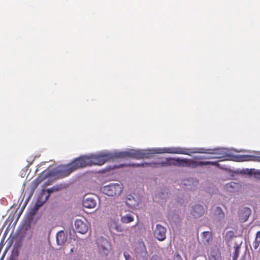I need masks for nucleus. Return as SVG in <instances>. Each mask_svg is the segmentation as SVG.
Here are the masks:
<instances>
[{
	"label": "nucleus",
	"instance_id": "19",
	"mask_svg": "<svg viewBox=\"0 0 260 260\" xmlns=\"http://www.w3.org/2000/svg\"><path fill=\"white\" fill-rule=\"evenodd\" d=\"M134 220L133 217L130 214H126L121 216V221L124 223H128Z\"/></svg>",
	"mask_w": 260,
	"mask_h": 260
},
{
	"label": "nucleus",
	"instance_id": "8",
	"mask_svg": "<svg viewBox=\"0 0 260 260\" xmlns=\"http://www.w3.org/2000/svg\"><path fill=\"white\" fill-rule=\"evenodd\" d=\"M166 229L160 224H157L154 231V236L159 241H161L166 239Z\"/></svg>",
	"mask_w": 260,
	"mask_h": 260
},
{
	"label": "nucleus",
	"instance_id": "6",
	"mask_svg": "<svg viewBox=\"0 0 260 260\" xmlns=\"http://www.w3.org/2000/svg\"><path fill=\"white\" fill-rule=\"evenodd\" d=\"M200 153H209L215 155V156L210 157H198L199 159H206V158H222L225 155V152L223 149L220 148H216L214 149H205L203 148L201 149V151H198Z\"/></svg>",
	"mask_w": 260,
	"mask_h": 260
},
{
	"label": "nucleus",
	"instance_id": "23",
	"mask_svg": "<svg viewBox=\"0 0 260 260\" xmlns=\"http://www.w3.org/2000/svg\"><path fill=\"white\" fill-rule=\"evenodd\" d=\"M140 247L141 248L142 251L147 253L146 248L144 243H141L139 244Z\"/></svg>",
	"mask_w": 260,
	"mask_h": 260
},
{
	"label": "nucleus",
	"instance_id": "7",
	"mask_svg": "<svg viewBox=\"0 0 260 260\" xmlns=\"http://www.w3.org/2000/svg\"><path fill=\"white\" fill-rule=\"evenodd\" d=\"M75 227L76 231L80 234H85L88 229V225L86 221L78 219L75 221Z\"/></svg>",
	"mask_w": 260,
	"mask_h": 260
},
{
	"label": "nucleus",
	"instance_id": "22",
	"mask_svg": "<svg viewBox=\"0 0 260 260\" xmlns=\"http://www.w3.org/2000/svg\"><path fill=\"white\" fill-rule=\"evenodd\" d=\"M216 212L218 214L219 218H223L224 217V213L221 208L217 207L216 208Z\"/></svg>",
	"mask_w": 260,
	"mask_h": 260
},
{
	"label": "nucleus",
	"instance_id": "20",
	"mask_svg": "<svg viewBox=\"0 0 260 260\" xmlns=\"http://www.w3.org/2000/svg\"><path fill=\"white\" fill-rule=\"evenodd\" d=\"M260 244V232H257L254 241L252 243V246L256 249Z\"/></svg>",
	"mask_w": 260,
	"mask_h": 260
},
{
	"label": "nucleus",
	"instance_id": "1",
	"mask_svg": "<svg viewBox=\"0 0 260 260\" xmlns=\"http://www.w3.org/2000/svg\"><path fill=\"white\" fill-rule=\"evenodd\" d=\"M190 149L182 147H170L164 149L147 150L130 149L127 151L115 152L114 153H102L89 156L82 155L79 159L82 168L92 165H102L105 162L116 158H133L137 159L150 158L154 154L168 153L189 155Z\"/></svg>",
	"mask_w": 260,
	"mask_h": 260
},
{
	"label": "nucleus",
	"instance_id": "15",
	"mask_svg": "<svg viewBox=\"0 0 260 260\" xmlns=\"http://www.w3.org/2000/svg\"><path fill=\"white\" fill-rule=\"evenodd\" d=\"M212 240V235L211 232H204L202 233V241L204 244H209Z\"/></svg>",
	"mask_w": 260,
	"mask_h": 260
},
{
	"label": "nucleus",
	"instance_id": "16",
	"mask_svg": "<svg viewBox=\"0 0 260 260\" xmlns=\"http://www.w3.org/2000/svg\"><path fill=\"white\" fill-rule=\"evenodd\" d=\"M66 241V238L64 233L62 232H59L56 235V242L58 245H62Z\"/></svg>",
	"mask_w": 260,
	"mask_h": 260
},
{
	"label": "nucleus",
	"instance_id": "12",
	"mask_svg": "<svg viewBox=\"0 0 260 260\" xmlns=\"http://www.w3.org/2000/svg\"><path fill=\"white\" fill-rule=\"evenodd\" d=\"M235 160L239 162L250 160H257L260 161V156L255 157L249 155H237L234 156Z\"/></svg>",
	"mask_w": 260,
	"mask_h": 260
},
{
	"label": "nucleus",
	"instance_id": "24",
	"mask_svg": "<svg viewBox=\"0 0 260 260\" xmlns=\"http://www.w3.org/2000/svg\"><path fill=\"white\" fill-rule=\"evenodd\" d=\"M149 260H161L160 258L156 254L153 255L150 258Z\"/></svg>",
	"mask_w": 260,
	"mask_h": 260
},
{
	"label": "nucleus",
	"instance_id": "9",
	"mask_svg": "<svg viewBox=\"0 0 260 260\" xmlns=\"http://www.w3.org/2000/svg\"><path fill=\"white\" fill-rule=\"evenodd\" d=\"M212 165L219 167V165L217 161H197L192 159H189V168H196L199 166Z\"/></svg>",
	"mask_w": 260,
	"mask_h": 260
},
{
	"label": "nucleus",
	"instance_id": "5",
	"mask_svg": "<svg viewBox=\"0 0 260 260\" xmlns=\"http://www.w3.org/2000/svg\"><path fill=\"white\" fill-rule=\"evenodd\" d=\"M58 190V188L54 186L52 188H49L47 190H43L42 192L40 194L37 203L35 205V208L36 210H38L41 206L44 204L46 201L48 200L51 193L54 191Z\"/></svg>",
	"mask_w": 260,
	"mask_h": 260
},
{
	"label": "nucleus",
	"instance_id": "27",
	"mask_svg": "<svg viewBox=\"0 0 260 260\" xmlns=\"http://www.w3.org/2000/svg\"><path fill=\"white\" fill-rule=\"evenodd\" d=\"M125 258L126 260H128V257L124 254Z\"/></svg>",
	"mask_w": 260,
	"mask_h": 260
},
{
	"label": "nucleus",
	"instance_id": "25",
	"mask_svg": "<svg viewBox=\"0 0 260 260\" xmlns=\"http://www.w3.org/2000/svg\"><path fill=\"white\" fill-rule=\"evenodd\" d=\"M253 174L255 177L260 178V171H254L253 172Z\"/></svg>",
	"mask_w": 260,
	"mask_h": 260
},
{
	"label": "nucleus",
	"instance_id": "17",
	"mask_svg": "<svg viewBox=\"0 0 260 260\" xmlns=\"http://www.w3.org/2000/svg\"><path fill=\"white\" fill-rule=\"evenodd\" d=\"M243 217L242 216L241 217V219L245 222L246 221L248 217H249L250 214H251V210L250 208H244L243 209Z\"/></svg>",
	"mask_w": 260,
	"mask_h": 260
},
{
	"label": "nucleus",
	"instance_id": "21",
	"mask_svg": "<svg viewBox=\"0 0 260 260\" xmlns=\"http://www.w3.org/2000/svg\"><path fill=\"white\" fill-rule=\"evenodd\" d=\"M239 255V247L237 246L235 248L233 255V260H237Z\"/></svg>",
	"mask_w": 260,
	"mask_h": 260
},
{
	"label": "nucleus",
	"instance_id": "28",
	"mask_svg": "<svg viewBox=\"0 0 260 260\" xmlns=\"http://www.w3.org/2000/svg\"><path fill=\"white\" fill-rule=\"evenodd\" d=\"M179 257L181 259V260H182V259L180 258V256H179Z\"/></svg>",
	"mask_w": 260,
	"mask_h": 260
},
{
	"label": "nucleus",
	"instance_id": "2",
	"mask_svg": "<svg viewBox=\"0 0 260 260\" xmlns=\"http://www.w3.org/2000/svg\"><path fill=\"white\" fill-rule=\"evenodd\" d=\"M189 159L181 158L179 157H166L164 158H159V159L153 162H144L142 164H132L130 166L137 167H148L157 168L161 167L177 166L180 167L189 168Z\"/></svg>",
	"mask_w": 260,
	"mask_h": 260
},
{
	"label": "nucleus",
	"instance_id": "4",
	"mask_svg": "<svg viewBox=\"0 0 260 260\" xmlns=\"http://www.w3.org/2000/svg\"><path fill=\"white\" fill-rule=\"evenodd\" d=\"M122 185L119 183H111L105 186L103 188L104 194L109 197H116L119 196L122 191Z\"/></svg>",
	"mask_w": 260,
	"mask_h": 260
},
{
	"label": "nucleus",
	"instance_id": "10",
	"mask_svg": "<svg viewBox=\"0 0 260 260\" xmlns=\"http://www.w3.org/2000/svg\"><path fill=\"white\" fill-rule=\"evenodd\" d=\"M98 245L100 250L105 254H107L109 251L110 244L109 241L105 239H99L98 241Z\"/></svg>",
	"mask_w": 260,
	"mask_h": 260
},
{
	"label": "nucleus",
	"instance_id": "13",
	"mask_svg": "<svg viewBox=\"0 0 260 260\" xmlns=\"http://www.w3.org/2000/svg\"><path fill=\"white\" fill-rule=\"evenodd\" d=\"M205 210L203 206L200 205H194L191 211V215L194 218H198L204 215Z\"/></svg>",
	"mask_w": 260,
	"mask_h": 260
},
{
	"label": "nucleus",
	"instance_id": "26",
	"mask_svg": "<svg viewBox=\"0 0 260 260\" xmlns=\"http://www.w3.org/2000/svg\"><path fill=\"white\" fill-rule=\"evenodd\" d=\"M22 260H29L28 258V257H26V258H23V259Z\"/></svg>",
	"mask_w": 260,
	"mask_h": 260
},
{
	"label": "nucleus",
	"instance_id": "18",
	"mask_svg": "<svg viewBox=\"0 0 260 260\" xmlns=\"http://www.w3.org/2000/svg\"><path fill=\"white\" fill-rule=\"evenodd\" d=\"M126 204L130 207H134L135 206V203L134 197L131 195L129 194L127 196L126 201H125Z\"/></svg>",
	"mask_w": 260,
	"mask_h": 260
},
{
	"label": "nucleus",
	"instance_id": "3",
	"mask_svg": "<svg viewBox=\"0 0 260 260\" xmlns=\"http://www.w3.org/2000/svg\"><path fill=\"white\" fill-rule=\"evenodd\" d=\"M82 168L79 157L75 158L67 165H61L53 170L52 174L58 178H64L69 176L73 171Z\"/></svg>",
	"mask_w": 260,
	"mask_h": 260
},
{
	"label": "nucleus",
	"instance_id": "11",
	"mask_svg": "<svg viewBox=\"0 0 260 260\" xmlns=\"http://www.w3.org/2000/svg\"><path fill=\"white\" fill-rule=\"evenodd\" d=\"M82 204L86 208L92 209L95 207L96 202L93 198L85 196L83 200Z\"/></svg>",
	"mask_w": 260,
	"mask_h": 260
},
{
	"label": "nucleus",
	"instance_id": "14",
	"mask_svg": "<svg viewBox=\"0 0 260 260\" xmlns=\"http://www.w3.org/2000/svg\"><path fill=\"white\" fill-rule=\"evenodd\" d=\"M209 260H221V253L217 249H213L211 251L209 256Z\"/></svg>",
	"mask_w": 260,
	"mask_h": 260
}]
</instances>
